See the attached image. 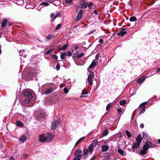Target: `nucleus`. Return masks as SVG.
<instances>
[{
	"mask_svg": "<svg viewBox=\"0 0 160 160\" xmlns=\"http://www.w3.org/2000/svg\"><path fill=\"white\" fill-rule=\"evenodd\" d=\"M126 133L128 137L130 138L131 137V133L128 131H126Z\"/></svg>",
	"mask_w": 160,
	"mask_h": 160,
	"instance_id": "nucleus-44",
	"label": "nucleus"
},
{
	"mask_svg": "<svg viewBox=\"0 0 160 160\" xmlns=\"http://www.w3.org/2000/svg\"><path fill=\"white\" fill-rule=\"evenodd\" d=\"M82 11L80 10L78 13L77 16L76 17V20L78 22V21L82 18Z\"/></svg>",
	"mask_w": 160,
	"mask_h": 160,
	"instance_id": "nucleus-11",
	"label": "nucleus"
},
{
	"mask_svg": "<svg viewBox=\"0 0 160 160\" xmlns=\"http://www.w3.org/2000/svg\"><path fill=\"white\" fill-rule=\"evenodd\" d=\"M118 152L120 153L122 156H125V152L124 151L120 149H118Z\"/></svg>",
	"mask_w": 160,
	"mask_h": 160,
	"instance_id": "nucleus-23",
	"label": "nucleus"
},
{
	"mask_svg": "<svg viewBox=\"0 0 160 160\" xmlns=\"http://www.w3.org/2000/svg\"><path fill=\"white\" fill-rule=\"evenodd\" d=\"M127 33V32L125 31V29H122L120 32L118 33V35L122 37L126 34Z\"/></svg>",
	"mask_w": 160,
	"mask_h": 160,
	"instance_id": "nucleus-14",
	"label": "nucleus"
},
{
	"mask_svg": "<svg viewBox=\"0 0 160 160\" xmlns=\"http://www.w3.org/2000/svg\"><path fill=\"white\" fill-rule=\"evenodd\" d=\"M94 77V75L92 72H91L88 75V82L89 84H92V78Z\"/></svg>",
	"mask_w": 160,
	"mask_h": 160,
	"instance_id": "nucleus-6",
	"label": "nucleus"
},
{
	"mask_svg": "<svg viewBox=\"0 0 160 160\" xmlns=\"http://www.w3.org/2000/svg\"><path fill=\"white\" fill-rule=\"evenodd\" d=\"M105 157L107 160H109L110 159V155L108 153H107L106 154Z\"/></svg>",
	"mask_w": 160,
	"mask_h": 160,
	"instance_id": "nucleus-33",
	"label": "nucleus"
},
{
	"mask_svg": "<svg viewBox=\"0 0 160 160\" xmlns=\"http://www.w3.org/2000/svg\"><path fill=\"white\" fill-rule=\"evenodd\" d=\"M68 45H69L68 44H66L65 45H64L62 48V50H65L66 49V48L68 47Z\"/></svg>",
	"mask_w": 160,
	"mask_h": 160,
	"instance_id": "nucleus-32",
	"label": "nucleus"
},
{
	"mask_svg": "<svg viewBox=\"0 0 160 160\" xmlns=\"http://www.w3.org/2000/svg\"><path fill=\"white\" fill-rule=\"evenodd\" d=\"M46 142H49L51 141L53 137L54 136L50 133H47L45 134Z\"/></svg>",
	"mask_w": 160,
	"mask_h": 160,
	"instance_id": "nucleus-3",
	"label": "nucleus"
},
{
	"mask_svg": "<svg viewBox=\"0 0 160 160\" xmlns=\"http://www.w3.org/2000/svg\"><path fill=\"white\" fill-rule=\"evenodd\" d=\"M111 103H108L107 107H106V110L107 111H108L109 109L110 108L111 106Z\"/></svg>",
	"mask_w": 160,
	"mask_h": 160,
	"instance_id": "nucleus-42",
	"label": "nucleus"
},
{
	"mask_svg": "<svg viewBox=\"0 0 160 160\" xmlns=\"http://www.w3.org/2000/svg\"><path fill=\"white\" fill-rule=\"evenodd\" d=\"M98 140L97 139H95L90 145L88 149L89 150V153L91 154L93 151V147L94 146H95L98 142Z\"/></svg>",
	"mask_w": 160,
	"mask_h": 160,
	"instance_id": "nucleus-1",
	"label": "nucleus"
},
{
	"mask_svg": "<svg viewBox=\"0 0 160 160\" xmlns=\"http://www.w3.org/2000/svg\"><path fill=\"white\" fill-rule=\"evenodd\" d=\"M142 142V138L141 135L139 134L138 135L137 137L136 138V142L138 143L141 144Z\"/></svg>",
	"mask_w": 160,
	"mask_h": 160,
	"instance_id": "nucleus-17",
	"label": "nucleus"
},
{
	"mask_svg": "<svg viewBox=\"0 0 160 160\" xmlns=\"http://www.w3.org/2000/svg\"><path fill=\"white\" fill-rule=\"evenodd\" d=\"M59 122L58 121H53L52 122L51 128L52 130H54L56 129L57 126L59 124Z\"/></svg>",
	"mask_w": 160,
	"mask_h": 160,
	"instance_id": "nucleus-8",
	"label": "nucleus"
},
{
	"mask_svg": "<svg viewBox=\"0 0 160 160\" xmlns=\"http://www.w3.org/2000/svg\"><path fill=\"white\" fill-rule=\"evenodd\" d=\"M50 18L52 19V21L55 19V15L54 13H52L51 14Z\"/></svg>",
	"mask_w": 160,
	"mask_h": 160,
	"instance_id": "nucleus-31",
	"label": "nucleus"
},
{
	"mask_svg": "<svg viewBox=\"0 0 160 160\" xmlns=\"http://www.w3.org/2000/svg\"><path fill=\"white\" fill-rule=\"evenodd\" d=\"M84 138V137H83L80 138L76 142L75 144V146H76L79 144Z\"/></svg>",
	"mask_w": 160,
	"mask_h": 160,
	"instance_id": "nucleus-25",
	"label": "nucleus"
},
{
	"mask_svg": "<svg viewBox=\"0 0 160 160\" xmlns=\"http://www.w3.org/2000/svg\"><path fill=\"white\" fill-rule=\"evenodd\" d=\"M54 37V36L52 34H49L46 37L48 41H49Z\"/></svg>",
	"mask_w": 160,
	"mask_h": 160,
	"instance_id": "nucleus-22",
	"label": "nucleus"
},
{
	"mask_svg": "<svg viewBox=\"0 0 160 160\" xmlns=\"http://www.w3.org/2000/svg\"><path fill=\"white\" fill-rule=\"evenodd\" d=\"M60 68V64H58L56 66V68L57 71H58L59 70Z\"/></svg>",
	"mask_w": 160,
	"mask_h": 160,
	"instance_id": "nucleus-47",
	"label": "nucleus"
},
{
	"mask_svg": "<svg viewBox=\"0 0 160 160\" xmlns=\"http://www.w3.org/2000/svg\"><path fill=\"white\" fill-rule=\"evenodd\" d=\"M18 126L19 127H22L23 126V124L22 123L21 121H18L16 122Z\"/></svg>",
	"mask_w": 160,
	"mask_h": 160,
	"instance_id": "nucleus-29",
	"label": "nucleus"
},
{
	"mask_svg": "<svg viewBox=\"0 0 160 160\" xmlns=\"http://www.w3.org/2000/svg\"><path fill=\"white\" fill-rule=\"evenodd\" d=\"M54 51V49H51L49 50L47 52H46V55H48L49 54L50 55L51 53L52 52Z\"/></svg>",
	"mask_w": 160,
	"mask_h": 160,
	"instance_id": "nucleus-38",
	"label": "nucleus"
},
{
	"mask_svg": "<svg viewBox=\"0 0 160 160\" xmlns=\"http://www.w3.org/2000/svg\"><path fill=\"white\" fill-rule=\"evenodd\" d=\"M126 101L125 100H123L120 101V104L121 105H123L126 103Z\"/></svg>",
	"mask_w": 160,
	"mask_h": 160,
	"instance_id": "nucleus-30",
	"label": "nucleus"
},
{
	"mask_svg": "<svg viewBox=\"0 0 160 160\" xmlns=\"http://www.w3.org/2000/svg\"><path fill=\"white\" fill-rule=\"evenodd\" d=\"M88 94V92L87 91V90L85 89H84L82 92V95L81 96V97H82L84 96L85 95H87Z\"/></svg>",
	"mask_w": 160,
	"mask_h": 160,
	"instance_id": "nucleus-21",
	"label": "nucleus"
},
{
	"mask_svg": "<svg viewBox=\"0 0 160 160\" xmlns=\"http://www.w3.org/2000/svg\"><path fill=\"white\" fill-rule=\"evenodd\" d=\"M61 14L60 13H58V14H56L55 15V18L58 17H61Z\"/></svg>",
	"mask_w": 160,
	"mask_h": 160,
	"instance_id": "nucleus-50",
	"label": "nucleus"
},
{
	"mask_svg": "<svg viewBox=\"0 0 160 160\" xmlns=\"http://www.w3.org/2000/svg\"><path fill=\"white\" fill-rule=\"evenodd\" d=\"M148 150V147L146 145H144L142 149L141 148L140 154L142 155H145Z\"/></svg>",
	"mask_w": 160,
	"mask_h": 160,
	"instance_id": "nucleus-4",
	"label": "nucleus"
},
{
	"mask_svg": "<svg viewBox=\"0 0 160 160\" xmlns=\"http://www.w3.org/2000/svg\"><path fill=\"white\" fill-rule=\"evenodd\" d=\"M147 103V102H143L141 104L139 108H142V109L141 111L140 114L143 113L145 111V105Z\"/></svg>",
	"mask_w": 160,
	"mask_h": 160,
	"instance_id": "nucleus-7",
	"label": "nucleus"
},
{
	"mask_svg": "<svg viewBox=\"0 0 160 160\" xmlns=\"http://www.w3.org/2000/svg\"><path fill=\"white\" fill-rule=\"evenodd\" d=\"M146 145L149 148H154L156 146L154 144H152L149 141H147L146 142Z\"/></svg>",
	"mask_w": 160,
	"mask_h": 160,
	"instance_id": "nucleus-12",
	"label": "nucleus"
},
{
	"mask_svg": "<svg viewBox=\"0 0 160 160\" xmlns=\"http://www.w3.org/2000/svg\"><path fill=\"white\" fill-rule=\"evenodd\" d=\"M140 144H140L138 143L137 142H134L133 143V145H132V150H130V151H132L133 152H134L135 149L139 148Z\"/></svg>",
	"mask_w": 160,
	"mask_h": 160,
	"instance_id": "nucleus-5",
	"label": "nucleus"
},
{
	"mask_svg": "<svg viewBox=\"0 0 160 160\" xmlns=\"http://www.w3.org/2000/svg\"><path fill=\"white\" fill-rule=\"evenodd\" d=\"M62 27V25L61 24H58L57 26L56 27L55 30H58L60 28Z\"/></svg>",
	"mask_w": 160,
	"mask_h": 160,
	"instance_id": "nucleus-40",
	"label": "nucleus"
},
{
	"mask_svg": "<svg viewBox=\"0 0 160 160\" xmlns=\"http://www.w3.org/2000/svg\"><path fill=\"white\" fill-rule=\"evenodd\" d=\"M118 111L119 112H122V110L121 109H118Z\"/></svg>",
	"mask_w": 160,
	"mask_h": 160,
	"instance_id": "nucleus-54",
	"label": "nucleus"
},
{
	"mask_svg": "<svg viewBox=\"0 0 160 160\" xmlns=\"http://www.w3.org/2000/svg\"><path fill=\"white\" fill-rule=\"evenodd\" d=\"M78 53V51H76L75 53V54L76 55Z\"/></svg>",
	"mask_w": 160,
	"mask_h": 160,
	"instance_id": "nucleus-59",
	"label": "nucleus"
},
{
	"mask_svg": "<svg viewBox=\"0 0 160 160\" xmlns=\"http://www.w3.org/2000/svg\"><path fill=\"white\" fill-rule=\"evenodd\" d=\"M158 143H160V139H158Z\"/></svg>",
	"mask_w": 160,
	"mask_h": 160,
	"instance_id": "nucleus-61",
	"label": "nucleus"
},
{
	"mask_svg": "<svg viewBox=\"0 0 160 160\" xmlns=\"http://www.w3.org/2000/svg\"><path fill=\"white\" fill-rule=\"evenodd\" d=\"M95 156L94 155L90 160H95Z\"/></svg>",
	"mask_w": 160,
	"mask_h": 160,
	"instance_id": "nucleus-52",
	"label": "nucleus"
},
{
	"mask_svg": "<svg viewBox=\"0 0 160 160\" xmlns=\"http://www.w3.org/2000/svg\"><path fill=\"white\" fill-rule=\"evenodd\" d=\"M8 24L9 25V26H11L12 25V24L10 22V23H8Z\"/></svg>",
	"mask_w": 160,
	"mask_h": 160,
	"instance_id": "nucleus-60",
	"label": "nucleus"
},
{
	"mask_svg": "<svg viewBox=\"0 0 160 160\" xmlns=\"http://www.w3.org/2000/svg\"><path fill=\"white\" fill-rule=\"evenodd\" d=\"M64 92L65 93H67L68 92V89L66 88H65L64 89Z\"/></svg>",
	"mask_w": 160,
	"mask_h": 160,
	"instance_id": "nucleus-48",
	"label": "nucleus"
},
{
	"mask_svg": "<svg viewBox=\"0 0 160 160\" xmlns=\"http://www.w3.org/2000/svg\"><path fill=\"white\" fill-rule=\"evenodd\" d=\"M108 130H104L103 132L102 133V134L103 135V136H105L108 135Z\"/></svg>",
	"mask_w": 160,
	"mask_h": 160,
	"instance_id": "nucleus-36",
	"label": "nucleus"
},
{
	"mask_svg": "<svg viewBox=\"0 0 160 160\" xmlns=\"http://www.w3.org/2000/svg\"><path fill=\"white\" fill-rule=\"evenodd\" d=\"M53 90V88L52 87L46 88L45 90H43V91L44 94H48L52 92Z\"/></svg>",
	"mask_w": 160,
	"mask_h": 160,
	"instance_id": "nucleus-10",
	"label": "nucleus"
},
{
	"mask_svg": "<svg viewBox=\"0 0 160 160\" xmlns=\"http://www.w3.org/2000/svg\"><path fill=\"white\" fill-rule=\"evenodd\" d=\"M81 158L80 156L76 155L72 160H80Z\"/></svg>",
	"mask_w": 160,
	"mask_h": 160,
	"instance_id": "nucleus-37",
	"label": "nucleus"
},
{
	"mask_svg": "<svg viewBox=\"0 0 160 160\" xmlns=\"http://www.w3.org/2000/svg\"><path fill=\"white\" fill-rule=\"evenodd\" d=\"M7 21H8L6 19H4L3 21V22H2V28H4L5 26L6 25V24L7 22Z\"/></svg>",
	"mask_w": 160,
	"mask_h": 160,
	"instance_id": "nucleus-26",
	"label": "nucleus"
},
{
	"mask_svg": "<svg viewBox=\"0 0 160 160\" xmlns=\"http://www.w3.org/2000/svg\"><path fill=\"white\" fill-rule=\"evenodd\" d=\"M144 127V125L143 123H141L140 125V127L141 128H143Z\"/></svg>",
	"mask_w": 160,
	"mask_h": 160,
	"instance_id": "nucleus-53",
	"label": "nucleus"
},
{
	"mask_svg": "<svg viewBox=\"0 0 160 160\" xmlns=\"http://www.w3.org/2000/svg\"><path fill=\"white\" fill-rule=\"evenodd\" d=\"M9 160H14V158L13 157H11Z\"/></svg>",
	"mask_w": 160,
	"mask_h": 160,
	"instance_id": "nucleus-56",
	"label": "nucleus"
},
{
	"mask_svg": "<svg viewBox=\"0 0 160 160\" xmlns=\"http://www.w3.org/2000/svg\"><path fill=\"white\" fill-rule=\"evenodd\" d=\"M24 50H20L19 52V53H20V55L21 56L23 57H25L26 55L24 53Z\"/></svg>",
	"mask_w": 160,
	"mask_h": 160,
	"instance_id": "nucleus-28",
	"label": "nucleus"
},
{
	"mask_svg": "<svg viewBox=\"0 0 160 160\" xmlns=\"http://www.w3.org/2000/svg\"><path fill=\"white\" fill-rule=\"evenodd\" d=\"M73 0H65V2L67 4L71 3Z\"/></svg>",
	"mask_w": 160,
	"mask_h": 160,
	"instance_id": "nucleus-43",
	"label": "nucleus"
},
{
	"mask_svg": "<svg viewBox=\"0 0 160 160\" xmlns=\"http://www.w3.org/2000/svg\"><path fill=\"white\" fill-rule=\"evenodd\" d=\"M82 151L80 149H77L75 152L74 155L76 156H78L82 157Z\"/></svg>",
	"mask_w": 160,
	"mask_h": 160,
	"instance_id": "nucleus-13",
	"label": "nucleus"
},
{
	"mask_svg": "<svg viewBox=\"0 0 160 160\" xmlns=\"http://www.w3.org/2000/svg\"><path fill=\"white\" fill-rule=\"evenodd\" d=\"M78 47L77 46V47H76L74 49H75V50H77V49H78Z\"/></svg>",
	"mask_w": 160,
	"mask_h": 160,
	"instance_id": "nucleus-58",
	"label": "nucleus"
},
{
	"mask_svg": "<svg viewBox=\"0 0 160 160\" xmlns=\"http://www.w3.org/2000/svg\"><path fill=\"white\" fill-rule=\"evenodd\" d=\"M109 149V147L108 146L103 145L102 147V150L103 152H106Z\"/></svg>",
	"mask_w": 160,
	"mask_h": 160,
	"instance_id": "nucleus-19",
	"label": "nucleus"
},
{
	"mask_svg": "<svg viewBox=\"0 0 160 160\" xmlns=\"http://www.w3.org/2000/svg\"><path fill=\"white\" fill-rule=\"evenodd\" d=\"M24 156H25V157H27V155L26 154H25L24 155Z\"/></svg>",
	"mask_w": 160,
	"mask_h": 160,
	"instance_id": "nucleus-62",
	"label": "nucleus"
},
{
	"mask_svg": "<svg viewBox=\"0 0 160 160\" xmlns=\"http://www.w3.org/2000/svg\"><path fill=\"white\" fill-rule=\"evenodd\" d=\"M23 95L27 98V100L29 102L32 98V93L28 91H25L23 93Z\"/></svg>",
	"mask_w": 160,
	"mask_h": 160,
	"instance_id": "nucleus-2",
	"label": "nucleus"
},
{
	"mask_svg": "<svg viewBox=\"0 0 160 160\" xmlns=\"http://www.w3.org/2000/svg\"><path fill=\"white\" fill-rule=\"evenodd\" d=\"M148 137L147 134L146 132H143V138L144 139H147V137Z\"/></svg>",
	"mask_w": 160,
	"mask_h": 160,
	"instance_id": "nucleus-39",
	"label": "nucleus"
},
{
	"mask_svg": "<svg viewBox=\"0 0 160 160\" xmlns=\"http://www.w3.org/2000/svg\"><path fill=\"white\" fill-rule=\"evenodd\" d=\"M83 155L85 158H86L88 155V151L87 148H85L83 149Z\"/></svg>",
	"mask_w": 160,
	"mask_h": 160,
	"instance_id": "nucleus-15",
	"label": "nucleus"
},
{
	"mask_svg": "<svg viewBox=\"0 0 160 160\" xmlns=\"http://www.w3.org/2000/svg\"><path fill=\"white\" fill-rule=\"evenodd\" d=\"M39 141L40 142H46L45 134H43L40 135H39Z\"/></svg>",
	"mask_w": 160,
	"mask_h": 160,
	"instance_id": "nucleus-9",
	"label": "nucleus"
},
{
	"mask_svg": "<svg viewBox=\"0 0 160 160\" xmlns=\"http://www.w3.org/2000/svg\"><path fill=\"white\" fill-rule=\"evenodd\" d=\"M94 13L95 14H98V13L97 12V11L96 10H95L94 11Z\"/></svg>",
	"mask_w": 160,
	"mask_h": 160,
	"instance_id": "nucleus-55",
	"label": "nucleus"
},
{
	"mask_svg": "<svg viewBox=\"0 0 160 160\" xmlns=\"http://www.w3.org/2000/svg\"><path fill=\"white\" fill-rule=\"evenodd\" d=\"M159 71H160V68H158V69H157V72H159Z\"/></svg>",
	"mask_w": 160,
	"mask_h": 160,
	"instance_id": "nucleus-57",
	"label": "nucleus"
},
{
	"mask_svg": "<svg viewBox=\"0 0 160 160\" xmlns=\"http://www.w3.org/2000/svg\"><path fill=\"white\" fill-rule=\"evenodd\" d=\"M137 18L133 16L130 18L129 20L131 22H134L136 20Z\"/></svg>",
	"mask_w": 160,
	"mask_h": 160,
	"instance_id": "nucleus-34",
	"label": "nucleus"
},
{
	"mask_svg": "<svg viewBox=\"0 0 160 160\" xmlns=\"http://www.w3.org/2000/svg\"><path fill=\"white\" fill-rule=\"evenodd\" d=\"M99 42L100 45V46H101L102 44L103 43V40L102 38H100L99 40Z\"/></svg>",
	"mask_w": 160,
	"mask_h": 160,
	"instance_id": "nucleus-46",
	"label": "nucleus"
},
{
	"mask_svg": "<svg viewBox=\"0 0 160 160\" xmlns=\"http://www.w3.org/2000/svg\"><path fill=\"white\" fill-rule=\"evenodd\" d=\"M67 54V53L63 52L62 54L60 55V58L62 59H64L66 58V57Z\"/></svg>",
	"mask_w": 160,
	"mask_h": 160,
	"instance_id": "nucleus-27",
	"label": "nucleus"
},
{
	"mask_svg": "<svg viewBox=\"0 0 160 160\" xmlns=\"http://www.w3.org/2000/svg\"><path fill=\"white\" fill-rule=\"evenodd\" d=\"M26 137L24 135H22L19 138V141L22 143H23L26 140Z\"/></svg>",
	"mask_w": 160,
	"mask_h": 160,
	"instance_id": "nucleus-16",
	"label": "nucleus"
},
{
	"mask_svg": "<svg viewBox=\"0 0 160 160\" xmlns=\"http://www.w3.org/2000/svg\"><path fill=\"white\" fill-rule=\"evenodd\" d=\"M40 9V8L39 9V8H38V10H39Z\"/></svg>",
	"mask_w": 160,
	"mask_h": 160,
	"instance_id": "nucleus-64",
	"label": "nucleus"
},
{
	"mask_svg": "<svg viewBox=\"0 0 160 160\" xmlns=\"http://www.w3.org/2000/svg\"><path fill=\"white\" fill-rule=\"evenodd\" d=\"M97 63V62L93 60L91 65L89 66V68H93L96 66Z\"/></svg>",
	"mask_w": 160,
	"mask_h": 160,
	"instance_id": "nucleus-18",
	"label": "nucleus"
},
{
	"mask_svg": "<svg viewBox=\"0 0 160 160\" xmlns=\"http://www.w3.org/2000/svg\"><path fill=\"white\" fill-rule=\"evenodd\" d=\"M88 6V3L86 2H83L81 4V7L82 8H86Z\"/></svg>",
	"mask_w": 160,
	"mask_h": 160,
	"instance_id": "nucleus-20",
	"label": "nucleus"
},
{
	"mask_svg": "<svg viewBox=\"0 0 160 160\" xmlns=\"http://www.w3.org/2000/svg\"><path fill=\"white\" fill-rule=\"evenodd\" d=\"M68 57H70L72 56V54L70 51H69L68 54H67Z\"/></svg>",
	"mask_w": 160,
	"mask_h": 160,
	"instance_id": "nucleus-51",
	"label": "nucleus"
},
{
	"mask_svg": "<svg viewBox=\"0 0 160 160\" xmlns=\"http://www.w3.org/2000/svg\"><path fill=\"white\" fill-rule=\"evenodd\" d=\"M93 5V4L92 2H91L89 3H88V6L89 8L91 7Z\"/></svg>",
	"mask_w": 160,
	"mask_h": 160,
	"instance_id": "nucleus-49",
	"label": "nucleus"
},
{
	"mask_svg": "<svg viewBox=\"0 0 160 160\" xmlns=\"http://www.w3.org/2000/svg\"><path fill=\"white\" fill-rule=\"evenodd\" d=\"M58 2V4L59 5V3L60 2Z\"/></svg>",
	"mask_w": 160,
	"mask_h": 160,
	"instance_id": "nucleus-63",
	"label": "nucleus"
},
{
	"mask_svg": "<svg viewBox=\"0 0 160 160\" xmlns=\"http://www.w3.org/2000/svg\"><path fill=\"white\" fill-rule=\"evenodd\" d=\"M49 5V3L47 2H43L40 4V5L44 6H48Z\"/></svg>",
	"mask_w": 160,
	"mask_h": 160,
	"instance_id": "nucleus-35",
	"label": "nucleus"
},
{
	"mask_svg": "<svg viewBox=\"0 0 160 160\" xmlns=\"http://www.w3.org/2000/svg\"><path fill=\"white\" fill-rule=\"evenodd\" d=\"M84 55V54L83 53H80V54L79 55H77L76 57L77 58H80L82 57Z\"/></svg>",
	"mask_w": 160,
	"mask_h": 160,
	"instance_id": "nucleus-41",
	"label": "nucleus"
},
{
	"mask_svg": "<svg viewBox=\"0 0 160 160\" xmlns=\"http://www.w3.org/2000/svg\"><path fill=\"white\" fill-rule=\"evenodd\" d=\"M52 58H54L56 60H57L58 59V57L57 55H53L52 56Z\"/></svg>",
	"mask_w": 160,
	"mask_h": 160,
	"instance_id": "nucleus-45",
	"label": "nucleus"
},
{
	"mask_svg": "<svg viewBox=\"0 0 160 160\" xmlns=\"http://www.w3.org/2000/svg\"><path fill=\"white\" fill-rule=\"evenodd\" d=\"M144 80L145 79L143 78L142 77L138 79L137 82L138 83L141 84L143 82Z\"/></svg>",
	"mask_w": 160,
	"mask_h": 160,
	"instance_id": "nucleus-24",
	"label": "nucleus"
}]
</instances>
